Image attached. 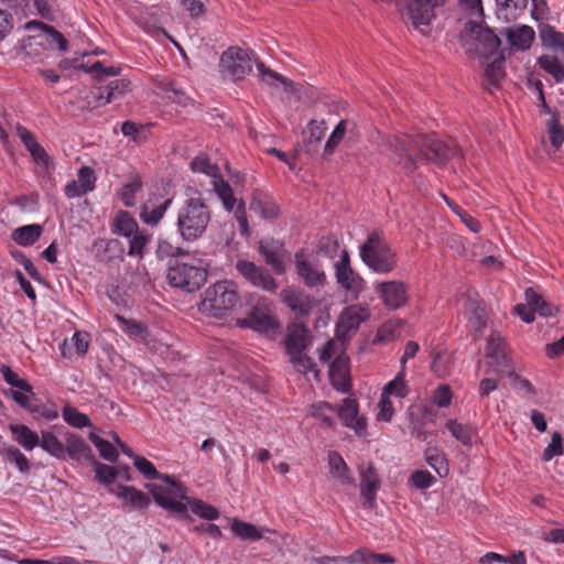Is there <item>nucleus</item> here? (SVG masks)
Wrapping results in <instances>:
<instances>
[{
  "instance_id": "nucleus-1",
  "label": "nucleus",
  "mask_w": 564,
  "mask_h": 564,
  "mask_svg": "<svg viewBox=\"0 0 564 564\" xmlns=\"http://www.w3.org/2000/svg\"><path fill=\"white\" fill-rule=\"evenodd\" d=\"M186 198L176 213L175 228L184 242L193 243L202 239L212 221V209L196 188H187Z\"/></svg>"
},
{
  "instance_id": "nucleus-2",
  "label": "nucleus",
  "mask_w": 564,
  "mask_h": 564,
  "mask_svg": "<svg viewBox=\"0 0 564 564\" xmlns=\"http://www.w3.org/2000/svg\"><path fill=\"white\" fill-rule=\"evenodd\" d=\"M134 467L148 479H160L164 485H152L150 491L154 501L162 508L175 512L180 516L187 514V506L180 499L185 498V488L183 485L170 475L160 474L155 466L145 457L135 456Z\"/></svg>"
},
{
  "instance_id": "nucleus-3",
  "label": "nucleus",
  "mask_w": 564,
  "mask_h": 564,
  "mask_svg": "<svg viewBox=\"0 0 564 564\" xmlns=\"http://www.w3.org/2000/svg\"><path fill=\"white\" fill-rule=\"evenodd\" d=\"M189 165L194 173H203L212 178L213 188L218 198L221 200L224 208L227 212L234 210L235 218L239 225L240 234L245 237H248L250 235V229L245 203L242 200L237 202L231 186L221 176L218 165L212 163L206 154H199L195 156Z\"/></svg>"
},
{
  "instance_id": "nucleus-4",
  "label": "nucleus",
  "mask_w": 564,
  "mask_h": 564,
  "mask_svg": "<svg viewBox=\"0 0 564 564\" xmlns=\"http://www.w3.org/2000/svg\"><path fill=\"white\" fill-rule=\"evenodd\" d=\"M360 258L369 269L380 274L392 272L398 263L397 253L377 230L371 231L360 246Z\"/></svg>"
},
{
  "instance_id": "nucleus-5",
  "label": "nucleus",
  "mask_w": 564,
  "mask_h": 564,
  "mask_svg": "<svg viewBox=\"0 0 564 564\" xmlns=\"http://www.w3.org/2000/svg\"><path fill=\"white\" fill-rule=\"evenodd\" d=\"M412 144L421 152L425 162L438 167L446 166L456 156H463V151L454 139H442L436 133L417 134L413 137Z\"/></svg>"
},
{
  "instance_id": "nucleus-6",
  "label": "nucleus",
  "mask_w": 564,
  "mask_h": 564,
  "mask_svg": "<svg viewBox=\"0 0 564 564\" xmlns=\"http://www.w3.org/2000/svg\"><path fill=\"white\" fill-rule=\"evenodd\" d=\"M238 299L236 283L223 280L205 290L200 310L213 317L221 318L236 306Z\"/></svg>"
},
{
  "instance_id": "nucleus-7",
  "label": "nucleus",
  "mask_w": 564,
  "mask_h": 564,
  "mask_svg": "<svg viewBox=\"0 0 564 564\" xmlns=\"http://www.w3.org/2000/svg\"><path fill=\"white\" fill-rule=\"evenodd\" d=\"M312 337L308 329L302 324H293L288 328V335L284 339L286 352L290 356L294 368L301 372L311 371L317 379V369L313 360L304 354V350L311 344Z\"/></svg>"
},
{
  "instance_id": "nucleus-8",
  "label": "nucleus",
  "mask_w": 564,
  "mask_h": 564,
  "mask_svg": "<svg viewBox=\"0 0 564 564\" xmlns=\"http://www.w3.org/2000/svg\"><path fill=\"white\" fill-rule=\"evenodd\" d=\"M166 278L171 286L182 289L186 292H194L206 282L207 270L202 267L174 260L169 265Z\"/></svg>"
},
{
  "instance_id": "nucleus-9",
  "label": "nucleus",
  "mask_w": 564,
  "mask_h": 564,
  "mask_svg": "<svg viewBox=\"0 0 564 564\" xmlns=\"http://www.w3.org/2000/svg\"><path fill=\"white\" fill-rule=\"evenodd\" d=\"M328 410L337 414L341 424L355 431L356 435L365 436L367 434V419L359 415V403L357 399L345 398L340 404H332L327 401H319V412Z\"/></svg>"
},
{
  "instance_id": "nucleus-10",
  "label": "nucleus",
  "mask_w": 564,
  "mask_h": 564,
  "mask_svg": "<svg viewBox=\"0 0 564 564\" xmlns=\"http://www.w3.org/2000/svg\"><path fill=\"white\" fill-rule=\"evenodd\" d=\"M444 0H399L398 11L405 15L414 29L430 25L435 19V9L443 6Z\"/></svg>"
},
{
  "instance_id": "nucleus-11",
  "label": "nucleus",
  "mask_w": 564,
  "mask_h": 564,
  "mask_svg": "<svg viewBox=\"0 0 564 564\" xmlns=\"http://www.w3.org/2000/svg\"><path fill=\"white\" fill-rule=\"evenodd\" d=\"M237 324L242 328H251L261 333L275 332L279 327V323L271 314V303L264 297H259L247 317L238 319Z\"/></svg>"
},
{
  "instance_id": "nucleus-12",
  "label": "nucleus",
  "mask_w": 564,
  "mask_h": 564,
  "mask_svg": "<svg viewBox=\"0 0 564 564\" xmlns=\"http://www.w3.org/2000/svg\"><path fill=\"white\" fill-rule=\"evenodd\" d=\"M337 283L355 300L365 289V280L350 265V257L347 249H341L339 259L334 264Z\"/></svg>"
},
{
  "instance_id": "nucleus-13",
  "label": "nucleus",
  "mask_w": 564,
  "mask_h": 564,
  "mask_svg": "<svg viewBox=\"0 0 564 564\" xmlns=\"http://www.w3.org/2000/svg\"><path fill=\"white\" fill-rule=\"evenodd\" d=\"M252 56L253 53L231 46L221 54L220 68L231 78L242 79L252 69Z\"/></svg>"
},
{
  "instance_id": "nucleus-14",
  "label": "nucleus",
  "mask_w": 564,
  "mask_h": 564,
  "mask_svg": "<svg viewBox=\"0 0 564 564\" xmlns=\"http://www.w3.org/2000/svg\"><path fill=\"white\" fill-rule=\"evenodd\" d=\"M375 292L389 311L405 306L410 300L409 285L399 280L379 282L375 285Z\"/></svg>"
},
{
  "instance_id": "nucleus-15",
  "label": "nucleus",
  "mask_w": 564,
  "mask_h": 564,
  "mask_svg": "<svg viewBox=\"0 0 564 564\" xmlns=\"http://www.w3.org/2000/svg\"><path fill=\"white\" fill-rule=\"evenodd\" d=\"M466 30L477 41L479 53L486 61L501 51V40L490 26L469 20Z\"/></svg>"
},
{
  "instance_id": "nucleus-16",
  "label": "nucleus",
  "mask_w": 564,
  "mask_h": 564,
  "mask_svg": "<svg viewBox=\"0 0 564 564\" xmlns=\"http://www.w3.org/2000/svg\"><path fill=\"white\" fill-rule=\"evenodd\" d=\"M237 272L252 286L273 293L278 289V283L271 273L263 267L254 264L252 261L239 259L235 264Z\"/></svg>"
},
{
  "instance_id": "nucleus-17",
  "label": "nucleus",
  "mask_w": 564,
  "mask_h": 564,
  "mask_svg": "<svg viewBox=\"0 0 564 564\" xmlns=\"http://www.w3.org/2000/svg\"><path fill=\"white\" fill-rule=\"evenodd\" d=\"M328 379L336 391L341 393L351 391L350 359L345 352V347H341V352L329 364Z\"/></svg>"
},
{
  "instance_id": "nucleus-18",
  "label": "nucleus",
  "mask_w": 564,
  "mask_h": 564,
  "mask_svg": "<svg viewBox=\"0 0 564 564\" xmlns=\"http://www.w3.org/2000/svg\"><path fill=\"white\" fill-rule=\"evenodd\" d=\"M365 312L358 305H351L345 307L340 313L336 323L335 335L336 338L341 343H348L351 337V333H356L362 322L368 317V314L361 315Z\"/></svg>"
},
{
  "instance_id": "nucleus-19",
  "label": "nucleus",
  "mask_w": 564,
  "mask_h": 564,
  "mask_svg": "<svg viewBox=\"0 0 564 564\" xmlns=\"http://www.w3.org/2000/svg\"><path fill=\"white\" fill-rule=\"evenodd\" d=\"M173 197L150 195L140 208V219L148 226L155 227L172 206Z\"/></svg>"
},
{
  "instance_id": "nucleus-20",
  "label": "nucleus",
  "mask_w": 564,
  "mask_h": 564,
  "mask_svg": "<svg viewBox=\"0 0 564 564\" xmlns=\"http://www.w3.org/2000/svg\"><path fill=\"white\" fill-rule=\"evenodd\" d=\"M360 495L365 498L368 508L376 506L377 491L381 486V479L372 462H368L365 468H360Z\"/></svg>"
},
{
  "instance_id": "nucleus-21",
  "label": "nucleus",
  "mask_w": 564,
  "mask_h": 564,
  "mask_svg": "<svg viewBox=\"0 0 564 564\" xmlns=\"http://www.w3.org/2000/svg\"><path fill=\"white\" fill-rule=\"evenodd\" d=\"M129 86L130 82L128 79L120 78L111 80L105 87L93 89L89 95V98H91L89 102L93 104L94 107L105 106L123 96L129 90Z\"/></svg>"
},
{
  "instance_id": "nucleus-22",
  "label": "nucleus",
  "mask_w": 564,
  "mask_h": 564,
  "mask_svg": "<svg viewBox=\"0 0 564 564\" xmlns=\"http://www.w3.org/2000/svg\"><path fill=\"white\" fill-rule=\"evenodd\" d=\"M317 126L315 120H311L302 132V141L295 147V160L301 163L314 161L317 155V137L315 131Z\"/></svg>"
},
{
  "instance_id": "nucleus-23",
  "label": "nucleus",
  "mask_w": 564,
  "mask_h": 564,
  "mask_svg": "<svg viewBox=\"0 0 564 564\" xmlns=\"http://www.w3.org/2000/svg\"><path fill=\"white\" fill-rule=\"evenodd\" d=\"M280 296L296 317L306 316L314 306V301L307 294L293 288L282 290Z\"/></svg>"
},
{
  "instance_id": "nucleus-24",
  "label": "nucleus",
  "mask_w": 564,
  "mask_h": 564,
  "mask_svg": "<svg viewBox=\"0 0 564 564\" xmlns=\"http://www.w3.org/2000/svg\"><path fill=\"white\" fill-rule=\"evenodd\" d=\"M500 33L506 35L511 48L519 51L529 50L535 39L534 30L525 24L503 28Z\"/></svg>"
},
{
  "instance_id": "nucleus-25",
  "label": "nucleus",
  "mask_w": 564,
  "mask_h": 564,
  "mask_svg": "<svg viewBox=\"0 0 564 564\" xmlns=\"http://www.w3.org/2000/svg\"><path fill=\"white\" fill-rule=\"evenodd\" d=\"M17 134L26 148V150L30 152L33 161L37 165L47 167L51 161L50 155L47 154L45 149L36 141L34 134L21 124L17 126Z\"/></svg>"
},
{
  "instance_id": "nucleus-26",
  "label": "nucleus",
  "mask_w": 564,
  "mask_h": 564,
  "mask_svg": "<svg viewBox=\"0 0 564 564\" xmlns=\"http://www.w3.org/2000/svg\"><path fill=\"white\" fill-rule=\"evenodd\" d=\"M111 492L119 499H122L127 506L134 510H144L151 502L145 492L134 488L133 486L119 485L116 489H112Z\"/></svg>"
},
{
  "instance_id": "nucleus-27",
  "label": "nucleus",
  "mask_w": 564,
  "mask_h": 564,
  "mask_svg": "<svg viewBox=\"0 0 564 564\" xmlns=\"http://www.w3.org/2000/svg\"><path fill=\"white\" fill-rule=\"evenodd\" d=\"M327 462L332 478L341 485H352L355 482L351 470L339 452L329 451L327 455Z\"/></svg>"
},
{
  "instance_id": "nucleus-28",
  "label": "nucleus",
  "mask_w": 564,
  "mask_h": 564,
  "mask_svg": "<svg viewBox=\"0 0 564 564\" xmlns=\"http://www.w3.org/2000/svg\"><path fill=\"white\" fill-rule=\"evenodd\" d=\"M525 301L529 307L534 313H538L542 317L555 316L560 313V307L551 302L544 300V297L538 293L533 288H527L524 291Z\"/></svg>"
},
{
  "instance_id": "nucleus-29",
  "label": "nucleus",
  "mask_w": 564,
  "mask_h": 564,
  "mask_svg": "<svg viewBox=\"0 0 564 564\" xmlns=\"http://www.w3.org/2000/svg\"><path fill=\"white\" fill-rule=\"evenodd\" d=\"M74 460H90L91 448L83 437L74 433H67L65 437V455Z\"/></svg>"
},
{
  "instance_id": "nucleus-30",
  "label": "nucleus",
  "mask_w": 564,
  "mask_h": 564,
  "mask_svg": "<svg viewBox=\"0 0 564 564\" xmlns=\"http://www.w3.org/2000/svg\"><path fill=\"white\" fill-rule=\"evenodd\" d=\"M12 440L25 451L31 452L40 444V436L25 424H10Z\"/></svg>"
},
{
  "instance_id": "nucleus-31",
  "label": "nucleus",
  "mask_w": 564,
  "mask_h": 564,
  "mask_svg": "<svg viewBox=\"0 0 564 564\" xmlns=\"http://www.w3.org/2000/svg\"><path fill=\"white\" fill-rule=\"evenodd\" d=\"M405 321L402 318H390L381 324V326L378 328L376 336L373 338V344H388L392 340H394L397 337L400 336L401 329L405 325Z\"/></svg>"
},
{
  "instance_id": "nucleus-32",
  "label": "nucleus",
  "mask_w": 564,
  "mask_h": 564,
  "mask_svg": "<svg viewBox=\"0 0 564 564\" xmlns=\"http://www.w3.org/2000/svg\"><path fill=\"white\" fill-rule=\"evenodd\" d=\"M250 209L264 219L276 218L280 213L278 204L271 197L260 193L253 194Z\"/></svg>"
},
{
  "instance_id": "nucleus-33",
  "label": "nucleus",
  "mask_w": 564,
  "mask_h": 564,
  "mask_svg": "<svg viewBox=\"0 0 564 564\" xmlns=\"http://www.w3.org/2000/svg\"><path fill=\"white\" fill-rule=\"evenodd\" d=\"M111 230L115 235L130 238L139 230V225L129 212L120 210L113 218Z\"/></svg>"
},
{
  "instance_id": "nucleus-34",
  "label": "nucleus",
  "mask_w": 564,
  "mask_h": 564,
  "mask_svg": "<svg viewBox=\"0 0 564 564\" xmlns=\"http://www.w3.org/2000/svg\"><path fill=\"white\" fill-rule=\"evenodd\" d=\"M259 252L264 257L265 263L276 272L283 271L281 247L274 240H262L259 245Z\"/></svg>"
},
{
  "instance_id": "nucleus-35",
  "label": "nucleus",
  "mask_w": 564,
  "mask_h": 564,
  "mask_svg": "<svg viewBox=\"0 0 564 564\" xmlns=\"http://www.w3.org/2000/svg\"><path fill=\"white\" fill-rule=\"evenodd\" d=\"M43 232V227L39 224L25 225L13 230L11 238L20 246L29 247L34 245Z\"/></svg>"
},
{
  "instance_id": "nucleus-36",
  "label": "nucleus",
  "mask_w": 564,
  "mask_h": 564,
  "mask_svg": "<svg viewBox=\"0 0 564 564\" xmlns=\"http://www.w3.org/2000/svg\"><path fill=\"white\" fill-rule=\"evenodd\" d=\"M425 462L434 469V471L441 477L446 478L449 474V465L443 449L434 446L429 447L425 453Z\"/></svg>"
},
{
  "instance_id": "nucleus-37",
  "label": "nucleus",
  "mask_w": 564,
  "mask_h": 564,
  "mask_svg": "<svg viewBox=\"0 0 564 564\" xmlns=\"http://www.w3.org/2000/svg\"><path fill=\"white\" fill-rule=\"evenodd\" d=\"M538 65L552 75L556 83L564 80V58L560 61L556 55L543 54L538 58Z\"/></svg>"
},
{
  "instance_id": "nucleus-38",
  "label": "nucleus",
  "mask_w": 564,
  "mask_h": 564,
  "mask_svg": "<svg viewBox=\"0 0 564 564\" xmlns=\"http://www.w3.org/2000/svg\"><path fill=\"white\" fill-rule=\"evenodd\" d=\"M256 66H257V69L259 72L261 79L265 84H268L274 88L282 86L284 91L291 90L292 83L286 77L268 68L262 62H256Z\"/></svg>"
},
{
  "instance_id": "nucleus-39",
  "label": "nucleus",
  "mask_w": 564,
  "mask_h": 564,
  "mask_svg": "<svg viewBox=\"0 0 564 564\" xmlns=\"http://www.w3.org/2000/svg\"><path fill=\"white\" fill-rule=\"evenodd\" d=\"M539 29L542 44L561 51L564 58V33L547 23L540 24Z\"/></svg>"
},
{
  "instance_id": "nucleus-40",
  "label": "nucleus",
  "mask_w": 564,
  "mask_h": 564,
  "mask_svg": "<svg viewBox=\"0 0 564 564\" xmlns=\"http://www.w3.org/2000/svg\"><path fill=\"white\" fill-rule=\"evenodd\" d=\"M39 446L50 455L63 459L65 458V444L57 436L48 431H43L40 436Z\"/></svg>"
},
{
  "instance_id": "nucleus-41",
  "label": "nucleus",
  "mask_w": 564,
  "mask_h": 564,
  "mask_svg": "<svg viewBox=\"0 0 564 564\" xmlns=\"http://www.w3.org/2000/svg\"><path fill=\"white\" fill-rule=\"evenodd\" d=\"M488 65L485 69V75L488 78L489 83L494 86L499 84L500 78L506 76L505 72V62L506 56L505 52L500 51L490 61H488Z\"/></svg>"
},
{
  "instance_id": "nucleus-42",
  "label": "nucleus",
  "mask_w": 564,
  "mask_h": 564,
  "mask_svg": "<svg viewBox=\"0 0 564 564\" xmlns=\"http://www.w3.org/2000/svg\"><path fill=\"white\" fill-rule=\"evenodd\" d=\"M446 429L463 445L471 446L476 430L470 424H460L456 420H448Z\"/></svg>"
},
{
  "instance_id": "nucleus-43",
  "label": "nucleus",
  "mask_w": 564,
  "mask_h": 564,
  "mask_svg": "<svg viewBox=\"0 0 564 564\" xmlns=\"http://www.w3.org/2000/svg\"><path fill=\"white\" fill-rule=\"evenodd\" d=\"M412 140L413 137L409 135L388 134L382 137V144L398 158H402L403 153L413 147Z\"/></svg>"
},
{
  "instance_id": "nucleus-44",
  "label": "nucleus",
  "mask_w": 564,
  "mask_h": 564,
  "mask_svg": "<svg viewBox=\"0 0 564 564\" xmlns=\"http://www.w3.org/2000/svg\"><path fill=\"white\" fill-rule=\"evenodd\" d=\"M404 369L399 371L394 379L389 381L382 389V395L390 398L391 395L403 399L409 394V387L404 380Z\"/></svg>"
},
{
  "instance_id": "nucleus-45",
  "label": "nucleus",
  "mask_w": 564,
  "mask_h": 564,
  "mask_svg": "<svg viewBox=\"0 0 564 564\" xmlns=\"http://www.w3.org/2000/svg\"><path fill=\"white\" fill-rule=\"evenodd\" d=\"M63 420L75 429L90 427L93 425L87 414L79 412L76 408L65 405L62 409Z\"/></svg>"
},
{
  "instance_id": "nucleus-46",
  "label": "nucleus",
  "mask_w": 564,
  "mask_h": 564,
  "mask_svg": "<svg viewBox=\"0 0 564 564\" xmlns=\"http://www.w3.org/2000/svg\"><path fill=\"white\" fill-rule=\"evenodd\" d=\"M547 133L551 144L555 149H560L564 142V128L561 122V116L557 110H554L550 120L547 121Z\"/></svg>"
},
{
  "instance_id": "nucleus-47",
  "label": "nucleus",
  "mask_w": 564,
  "mask_h": 564,
  "mask_svg": "<svg viewBox=\"0 0 564 564\" xmlns=\"http://www.w3.org/2000/svg\"><path fill=\"white\" fill-rule=\"evenodd\" d=\"M1 455L10 463H14L19 471L28 474L31 469L30 460L28 457L15 446L6 445L1 449Z\"/></svg>"
},
{
  "instance_id": "nucleus-48",
  "label": "nucleus",
  "mask_w": 564,
  "mask_h": 564,
  "mask_svg": "<svg viewBox=\"0 0 564 564\" xmlns=\"http://www.w3.org/2000/svg\"><path fill=\"white\" fill-rule=\"evenodd\" d=\"M122 332H124L131 339L144 341L148 336V328L142 323L135 319H128L122 316H117Z\"/></svg>"
},
{
  "instance_id": "nucleus-49",
  "label": "nucleus",
  "mask_w": 564,
  "mask_h": 564,
  "mask_svg": "<svg viewBox=\"0 0 564 564\" xmlns=\"http://www.w3.org/2000/svg\"><path fill=\"white\" fill-rule=\"evenodd\" d=\"M295 265L299 275L307 285L313 286L317 283V272L310 265L304 252H297L295 254Z\"/></svg>"
},
{
  "instance_id": "nucleus-50",
  "label": "nucleus",
  "mask_w": 564,
  "mask_h": 564,
  "mask_svg": "<svg viewBox=\"0 0 564 564\" xmlns=\"http://www.w3.org/2000/svg\"><path fill=\"white\" fill-rule=\"evenodd\" d=\"M231 531L235 535L241 538L242 540L256 541L262 538L261 532L256 525L240 521L238 519L234 520L231 524Z\"/></svg>"
},
{
  "instance_id": "nucleus-51",
  "label": "nucleus",
  "mask_w": 564,
  "mask_h": 564,
  "mask_svg": "<svg viewBox=\"0 0 564 564\" xmlns=\"http://www.w3.org/2000/svg\"><path fill=\"white\" fill-rule=\"evenodd\" d=\"M141 187L142 181L139 176H134L129 183L122 186L119 196L126 207L134 206L137 193Z\"/></svg>"
},
{
  "instance_id": "nucleus-52",
  "label": "nucleus",
  "mask_w": 564,
  "mask_h": 564,
  "mask_svg": "<svg viewBox=\"0 0 564 564\" xmlns=\"http://www.w3.org/2000/svg\"><path fill=\"white\" fill-rule=\"evenodd\" d=\"M151 240V236L138 230L129 238L128 256L142 258L144 249Z\"/></svg>"
},
{
  "instance_id": "nucleus-53",
  "label": "nucleus",
  "mask_w": 564,
  "mask_h": 564,
  "mask_svg": "<svg viewBox=\"0 0 564 564\" xmlns=\"http://www.w3.org/2000/svg\"><path fill=\"white\" fill-rule=\"evenodd\" d=\"M0 372L3 380L11 387L18 388L25 393H33V387L24 379H21L9 366L2 365L0 367Z\"/></svg>"
},
{
  "instance_id": "nucleus-54",
  "label": "nucleus",
  "mask_w": 564,
  "mask_h": 564,
  "mask_svg": "<svg viewBox=\"0 0 564 564\" xmlns=\"http://www.w3.org/2000/svg\"><path fill=\"white\" fill-rule=\"evenodd\" d=\"M89 440L96 446L99 452V455L109 462H116L118 458V452L116 447L108 442L107 440L101 438L95 433L89 434Z\"/></svg>"
},
{
  "instance_id": "nucleus-55",
  "label": "nucleus",
  "mask_w": 564,
  "mask_h": 564,
  "mask_svg": "<svg viewBox=\"0 0 564 564\" xmlns=\"http://www.w3.org/2000/svg\"><path fill=\"white\" fill-rule=\"evenodd\" d=\"M336 235L328 234L319 238V256L334 259L341 250Z\"/></svg>"
},
{
  "instance_id": "nucleus-56",
  "label": "nucleus",
  "mask_w": 564,
  "mask_h": 564,
  "mask_svg": "<svg viewBox=\"0 0 564 564\" xmlns=\"http://www.w3.org/2000/svg\"><path fill=\"white\" fill-rule=\"evenodd\" d=\"M155 254L158 259L163 260L165 258H176L184 256L185 251L181 247L172 243L170 240L159 238Z\"/></svg>"
},
{
  "instance_id": "nucleus-57",
  "label": "nucleus",
  "mask_w": 564,
  "mask_h": 564,
  "mask_svg": "<svg viewBox=\"0 0 564 564\" xmlns=\"http://www.w3.org/2000/svg\"><path fill=\"white\" fill-rule=\"evenodd\" d=\"M424 159L421 155V152L415 150L414 147L408 149L406 153H403L402 158H399V163L402 164V169L406 174H412L414 171L419 169L421 162Z\"/></svg>"
},
{
  "instance_id": "nucleus-58",
  "label": "nucleus",
  "mask_w": 564,
  "mask_h": 564,
  "mask_svg": "<svg viewBox=\"0 0 564 564\" xmlns=\"http://www.w3.org/2000/svg\"><path fill=\"white\" fill-rule=\"evenodd\" d=\"M564 453L563 436L560 432L552 433L551 443L544 448L541 459L550 462L555 456H561Z\"/></svg>"
},
{
  "instance_id": "nucleus-59",
  "label": "nucleus",
  "mask_w": 564,
  "mask_h": 564,
  "mask_svg": "<svg viewBox=\"0 0 564 564\" xmlns=\"http://www.w3.org/2000/svg\"><path fill=\"white\" fill-rule=\"evenodd\" d=\"M435 482V477L425 469L414 470L409 478V485L420 490H425L432 487Z\"/></svg>"
},
{
  "instance_id": "nucleus-60",
  "label": "nucleus",
  "mask_w": 564,
  "mask_h": 564,
  "mask_svg": "<svg viewBox=\"0 0 564 564\" xmlns=\"http://www.w3.org/2000/svg\"><path fill=\"white\" fill-rule=\"evenodd\" d=\"M346 134V121L340 120L333 132L330 133L329 138L326 141V144L324 147V155H330L335 152L336 148L339 145V143L343 141L344 137Z\"/></svg>"
},
{
  "instance_id": "nucleus-61",
  "label": "nucleus",
  "mask_w": 564,
  "mask_h": 564,
  "mask_svg": "<svg viewBox=\"0 0 564 564\" xmlns=\"http://www.w3.org/2000/svg\"><path fill=\"white\" fill-rule=\"evenodd\" d=\"M78 67L87 73L94 74L95 78L98 80L108 76H118L121 72L120 67H105L99 61L95 62L91 66L80 64Z\"/></svg>"
},
{
  "instance_id": "nucleus-62",
  "label": "nucleus",
  "mask_w": 564,
  "mask_h": 564,
  "mask_svg": "<svg viewBox=\"0 0 564 564\" xmlns=\"http://www.w3.org/2000/svg\"><path fill=\"white\" fill-rule=\"evenodd\" d=\"M189 507L193 513L206 520H216L220 516L217 508L199 499L192 500Z\"/></svg>"
},
{
  "instance_id": "nucleus-63",
  "label": "nucleus",
  "mask_w": 564,
  "mask_h": 564,
  "mask_svg": "<svg viewBox=\"0 0 564 564\" xmlns=\"http://www.w3.org/2000/svg\"><path fill=\"white\" fill-rule=\"evenodd\" d=\"M488 350V356L495 360L498 367L511 368V360L507 356L501 341L495 343L494 339H490Z\"/></svg>"
},
{
  "instance_id": "nucleus-64",
  "label": "nucleus",
  "mask_w": 564,
  "mask_h": 564,
  "mask_svg": "<svg viewBox=\"0 0 564 564\" xmlns=\"http://www.w3.org/2000/svg\"><path fill=\"white\" fill-rule=\"evenodd\" d=\"M94 467L96 473V479L102 484H111L119 475L117 468L109 465L94 460Z\"/></svg>"
}]
</instances>
